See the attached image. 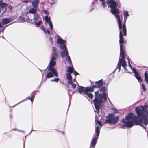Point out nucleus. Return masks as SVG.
Listing matches in <instances>:
<instances>
[{"mask_svg": "<svg viewBox=\"0 0 148 148\" xmlns=\"http://www.w3.org/2000/svg\"><path fill=\"white\" fill-rule=\"evenodd\" d=\"M0 6H1L0 8H2V9H3V8L4 7L6 8L7 4L4 3L2 0H0Z\"/></svg>", "mask_w": 148, "mask_h": 148, "instance_id": "obj_19", "label": "nucleus"}, {"mask_svg": "<svg viewBox=\"0 0 148 148\" xmlns=\"http://www.w3.org/2000/svg\"><path fill=\"white\" fill-rule=\"evenodd\" d=\"M22 2L25 3H27L30 2V0H23L22 1Z\"/></svg>", "mask_w": 148, "mask_h": 148, "instance_id": "obj_29", "label": "nucleus"}, {"mask_svg": "<svg viewBox=\"0 0 148 148\" xmlns=\"http://www.w3.org/2000/svg\"><path fill=\"white\" fill-rule=\"evenodd\" d=\"M55 75L56 76H58V74L56 69L54 68H48V71L47 72V77L50 78L53 77Z\"/></svg>", "mask_w": 148, "mask_h": 148, "instance_id": "obj_7", "label": "nucleus"}, {"mask_svg": "<svg viewBox=\"0 0 148 148\" xmlns=\"http://www.w3.org/2000/svg\"><path fill=\"white\" fill-rule=\"evenodd\" d=\"M123 15L124 17V24L123 25V30L124 33V35L125 36L126 35V27L125 25V23L127 18V17L129 16V15L128 14V12L127 11H124V12L123 13Z\"/></svg>", "mask_w": 148, "mask_h": 148, "instance_id": "obj_9", "label": "nucleus"}, {"mask_svg": "<svg viewBox=\"0 0 148 148\" xmlns=\"http://www.w3.org/2000/svg\"><path fill=\"white\" fill-rule=\"evenodd\" d=\"M43 12L47 15H48V14H49L48 12L47 11V10H44L43 11Z\"/></svg>", "mask_w": 148, "mask_h": 148, "instance_id": "obj_31", "label": "nucleus"}, {"mask_svg": "<svg viewBox=\"0 0 148 148\" xmlns=\"http://www.w3.org/2000/svg\"><path fill=\"white\" fill-rule=\"evenodd\" d=\"M140 125L141 126L143 129H144L146 131H147L146 127L142 125Z\"/></svg>", "mask_w": 148, "mask_h": 148, "instance_id": "obj_32", "label": "nucleus"}, {"mask_svg": "<svg viewBox=\"0 0 148 148\" xmlns=\"http://www.w3.org/2000/svg\"><path fill=\"white\" fill-rule=\"evenodd\" d=\"M9 8L10 9V10H12V7L11 6H10L9 7Z\"/></svg>", "mask_w": 148, "mask_h": 148, "instance_id": "obj_34", "label": "nucleus"}, {"mask_svg": "<svg viewBox=\"0 0 148 148\" xmlns=\"http://www.w3.org/2000/svg\"><path fill=\"white\" fill-rule=\"evenodd\" d=\"M45 18L46 21V23H48L51 30H52L53 29V27L52 23L50 19V17H49L48 15H47L45 16Z\"/></svg>", "mask_w": 148, "mask_h": 148, "instance_id": "obj_13", "label": "nucleus"}, {"mask_svg": "<svg viewBox=\"0 0 148 148\" xmlns=\"http://www.w3.org/2000/svg\"><path fill=\"white\" fill-rule=\"evenodd\" d=\"M86 92H87L86 93V97L88 96L89 98L92 99L93 97V95L90 92H93L94 88L93 87H86Z\"/></svg>", "mask_w": 148, "mask_h": 148, "instance_id": "obj_11", "label": "nucleus"}, {"mask_svg": "<svg viewBox=\"0 0 148 148\" xmlns=\"http://www.w3.org/2000/svg\"><path fill=\"white\" fill-rule=\"evenodd\" d=\"M68 83L69 84H70L71 85V86H72L73 88L75 89L76 88V84L75 83H73L72 82V81H71V83L70 82V83Z\"/></svg>", "mask_w": 148, "mask_h": 148, "instance_id": "obj_21", "label": "nucleus"}, {"mask_svg": "<svg viewBox=\"0 0 148 148\" xmlns=\"http://www.w3.org/2000/svg\"><path fill=\"white\" fill-rule=\"evenodd\" d=\"M116 110L115 109L114 110V111H115V112L116 113H117L118 112H116Z\"/></svg>", "mask_w": 148, "mask_h": 148, "instance_id": "obj_35", "label": "nucleus"}, {"mask_svg": "<svg viewBox=\"0 0 148 148\" xmlns=\"http://www.w3.org/2000/svg\"><path fill=\"white\" fill-rule=\"evenodd\" d=\"M37 9V8H32L29 10V13L34 14H35L36 12Z\"/></svg>", "mask_w": 148, "mask_h": 148, "instance_id": "obj_17", "label": "nucleus"}, {"mask_svg": "<svg viewBox=\"0 0 148 148\" xmlns=\"http://www.w3.org/2000/svg\"><path fill=\"white\" fill-rule=\"evenodd\" d=\"M108 3L110 4L108 6V7H110L111 8L110 11L111 13L114 14L118 21V25L120 29L119 34V43L120 44V52H125L123 49V44L124 43L123 39V34L121 30L122 27V22L120 20V16L119 14L120 12L116 7L118 6V3H116L113 0H107Z\"/></svg>", "mask_w": 148, "mask_h": 148, "instance_id": "obj_3", "label": "nucleus"}, {"mask_svg": "<svg viewBox=\"0 0 148 148\" xmlns=\"http://www.w3.org/2000/svg\"><path fill=\"white\" fill-rule=\"evenodd\" d=\"M119 119V116H116L114 117L113 114H112L109 115V116L107 117L105 123H107L111 124L112 125H113L117 123Z\"/></svg>", "mask_w": 148, "mask_h": 148, "instance_id": "obj_5", "label": "nucleus"}, {"mask_svg": "<svg viewBox=\"0 0 148 148\" xmlns=\"http://www.w3.org/2000/svg\"><path fill=\"white\" fill-rule=\"evenodd\" d=\"M34 23L36 26L38 27L40 25L42 22V20L40 16L38 15L37 14H34Z\"/></svg>", "mask_w": 148, "mask_h": 148, "instance_id": "obj_10", "label": "nucleus"}, {"mask_svg": "<svg viewBox=\"0 0 148 148\" xmlns=\"http://www.w3.org/2000/svg\"><path fill=\"white\" fill-rule=\"evenodd\" d=\"M107 92V87H103L100 89V93H99V91L95 92V97L94 101V103L96 110L95 111L98 114V116L96 114L95 119L96 123L95 132L97 137L92 140L90 148H95L99 134L100 129L102 126L101 122L99 121V119L100 117V115L101 114L100 111H101V106L104 103L103 101L107 99L106 93Z\"/></svg>", "mask_w": 148, "mask_h": 148, "instance_id": "obj_1", "label": "nucleus"}, {"mask_svg": "<svg viewBox=\"0 0 148 148\" xmlns=\"http://www.w3.org/2000/svg\"><path fill=\"white\" fill-rule=\"evenodd\" d=\"M21 131V132H23V131Z\"/></svg>", "mask_w": 148, "mask_h": 148, "instance_id": "obj_37", "label": "nucleus"}, {"mask_svg": "<svg viewBox=\"0 0 148 148\" xmlns=\"http://www.w3.org/2000/svg\"><path fill=\"white\" fill-rule=\"evenodd\" d=\"M69 94H70V93H69Z\"/></svg>", "mask_w": 148, "mask_h": 148, "instance_id": "obj_39", "label": "nucleus"}, {"mask_svg": "<svg viewBox=\"0 0 148 148\" xmlns=\"http://www.w3.org/2000/svg\"><path fill=\"white\" fill-rule=\"evenodd\" d=\"M73 72H74V74L75 76H76L77 75L79 74V73L75 71V70L74 69H73Z\"/></svg>", "mask_w": 148, "mask_h": 148, "instance_id": "obj_30", "label": "nucleus"}, {"mask_svg": "<svg viewBox=\"0 0 148 148\" xmlns=\"http://www.w3.org/2000/svg\"><path fill=\"white\" fill-rule=\"evenodd\" d=\"M100 0L102 2L103 6L104 7H105V1L104 0Z\"/></svg>", "mask_w": 148, "mask_h": 148, "instance_id": "obj_28", "label": "nucleus"}, {"mask_svg": "<svg viewBox=\"0 0 148 148\" xmlns=\"http://www.w3.org/2000/svg\"><path fill=\"white\" fill-rule=\"evenodd\" d=\"M59 80V78H55V79H52L51 80V81L58 82V81Z\"/></svg>", "mask_w": 148, "mask_h": 148, "instance_id": "obj_26", "label": "nucleus"}, {"mask_svg": "<svg viewBox=\"0 0 148 148\" xmlns=\"http://www.w3.org/2000/svg\"><path fill=\"white\" fill-rule=\"evenodd\" d=\"M145 80L147 83L148 84V71H145Z\"/></svg>", "mask_w": 148, "mask_h": 148, "instance_id": "obj_20", "label": "nucleus"}, {"mask_svg": "<svg viewBox=\"0 0 148 148\" xmlns=\"http://www.w3.org/2000/svg\"><path fill=\"white\" fill-rule=\"evenodd\" d=\"M2 38H4V37H3V36H2Z\"/></svg>", "mask_w": 148, "mask_h": 148, "instance_id": "obj_36", "label": "nucleus"}, {"mask_svg": "<svg viewBox=\"0 0 148 148\" xmlns=\"http://www.w3.org/2000/svg\"><path fill=\"white\" fill-rule=\"evenodd\" d=\"M39 2V0H33L32 3L33 7L37 8Z\"/></svg>", "mask_w": 148, "mask_h": 148, "instance_id": "obj_15", "label": "nucleus"}, {"mask_svg": "<svg viewBox=\"0 0 148 148\" xmlns=\"http://www.w3.org/2000/svg\"><path fill=\"white\" fill-rule=\"evenodd\" d=\"M2 8H0V18L2 16L3 14L5 12L6 10V8L3 7V9Z\"/></svg>", "mask_w": 148, "mask_h": 148, "instance_id": "obj_16", "label": "nucleus"}, {"mask_svg": "<svg viewBox=\"0 0 148 148\" xmlns=\"http://www.w3.org/2000/svg\"><path fill=\"white\" fill-rule=\"evenodd\" d=\"M74 68L73 66L72 67H69L67 70V71L68 72L66 74V78L68 80V83H71L72 81V77L71 75V73L73 72Z\"/></svg>", "mask_w": 148, "mask_h": 148, "instance_id": "obj_8", "label": "nucleus"}, {"mask_svg": "<svg viewBox=\"0 0 148 148\" xmlns=\"http://www.w3.org/2000/svg\"><path fill=\"white\" fill-rule=\"evenodd\" d=\"M34 97H35V96L34 95H33V96H32L31 97H27V99H29V100H30L31 101L32 103V102H33V99H34Z\"/></svg>", "mask_w": 148, "mask_h": 148, "instance_id": "obj_22", "label": "nucleus"}, {"mask_svg": "<svg viewBox=\"0 0 148 148\" xmlns=\"http://www.w3.org/2000/svg\"><path fill=\"white\" fill-rule=\"evenodd\" d=\"M41 29L46 34L47 33L48 34H49L50 32L49 31L47 30H46L43 27H41Z\"/></svg>", "mask_w": 148, "mask_h": 148, "instance_id": "obj_23", "label": "nucleus"}, {"mask_svg": "<svg viewBox=\"0 0 148 148\" xmlns=\"http://www.w3.org/2000/svg\"><path fill=\"white\" fill-rule=\"evenodd\" d=\"M78 91L79 93L86 97V93L87 92H86V88L82 86H79L78 87Z\"/></svg>", "mask_w": 148, "mask_h": 148, "instance_id": "obj_14", "label": "nucleus"}, {"mask_svg": "<svg viewBox=\"0 0 148 148\" xmlns=\"http://www.w3.org/2000/svg\"><path fill=\"white\" fill-rule=\"evenodd\" d=\"M49 40L51 41V43H53V42L51 37H50L49 38Z\"/></svg>", "mask_w": 148, "mask_h": 148, "instance_id": "obj_33", "label": "nucleus"}, {"mask_svg": "<svg viewBox=\"0 0 148 148\" xmlns=\"http://www.w3.org/2000/svg\"><path fill=\"white\" fill-rule=\"evenodd\" d=\"M57 43L60 44V48L62 49L63 50V51L60 52L62 57H64L67 56L66 58V60L71 65L72 64V62L70 56L68 55V52L67 51L66 45L65 44V41L61 38H59L57 40Z\"/></svg>", "mask_w": 148, "mask_h": 148, "instance_id": "obj_4", "label": "nucleus"}, {"mask_svg": "<svg viewBox=\"0 0 148 148\" xmlns=\"http://www.w3.org/2000/svg\"><path fill=\"white\" fill-rule=\"evenodd\" d=\"M25 19L26 21L27 22H30L31 21V20L29 19L28 16H26Z\"/></svg>", "mask_w": 148, "mask_h": 148, "instance_id": "obj_25", "label": "nucleus"}, {"mask_svg": "<svg viewBox=\"0 0 148 148\" xmlns=\"http://www.w3.org/2000/svg\"><path fill=\"white\" fill-rule=\"evenodd\" d=\"M95 83L97 85V87L99 88L101 87L103 85V81L102 80L96 82Z\"/></svg>", "mask_w": 148, "mask_h": 148, "instance_id": "obj_18", "label": "nucleus"}, {"mask_svg": "<svg viewBox=\"0 0 148 148\" xmlns=\"http://www.w3.org/2000/svg\"><path fill=\"white\" fill-rule=\"evenodd\" d=\"M147 104L137 107L135 109L138 118L136 116H133V114L130 113L122 120V122L127 127L130 128L135 125L141 124L142 122L146 126L148 124V111L147 109Z\"/></svg>", "mask_w": 148, "mask_h": 148, "instance_id": "obj_2", "label": "nucleus"}, {"mask_svg": "<svg viewBox=\"0 0 148 148\" xmlns=\"http://www.w3.org/2000/svg\"><path fill=\"white\" fill-rule=\"evenodd\" d=\"M52 51L53 53V56L51 58L49 65L48 67L53 68V67L55 66L56 64V60L58 57L56 53V49L54 47H52Z\"/></svg>", "mask_w": 148, "mask_h": 148, "instance_id": "obj_6", "label": "nucleus"}, {"mask_svg": "<svg viewBox=\"0 0 148 148\" xmlns=\"http://www.w3.org/2000/svg\"><path fill=\"white\" fill-rule=\"evenodd\" d=\"M19 19L21 22H25L26 21L25 18L23 17H20Z\"/></svg>", "mask_w": 148, "mask_h": 148, "instance_id": "obj_24", "label": "nucleus"}, {"mask_svg": "<svg viewBox=\"0 0 148 148\" xmlns=\"http://www.w3.org/2000/svg\"><path fill=\"white\" fill-rule=\"evenodd\" d=\"M11 18H6L3 19L1 22V24H0V28L2 27V29L3 31H2V32H3V30L5 28V27H4L3 26H2L1 25V24L2 25H6L8 23H10L11 22Z\"/></svg>", "mask_w": 148, "mask_h": 148, "instance_id": "obj_12", "label": "nucleus"}, {"mask_svg": "<svg viewBox=\"0 0 148 148\" xmlns=\"http://www.w3.org/2000/svg\"><path fill=\"white\" fill-rule=\"evenodd\" d=\"M142 87L143 90L145 91H146V89L145 88V86L143 84H142L141 85Z\"/></svg>", "mask_w": 148, "mask_h": 148, "instance_id": "obj_27", "label": "nucleus"}, {"mask_svg": "<svg viewBox=\"0 0 148 148\" xmlns=\"http://www.w3.org/2000/svg\"><path fill=\"white\" fill-rule=\"evenodd\" d=\"M44 3H42V4H44Z\"/></svg>", "mask_w": 148, "mask_h": 148, "instance_id": "obj_38", "label": "nucleus"}]
</instances>
